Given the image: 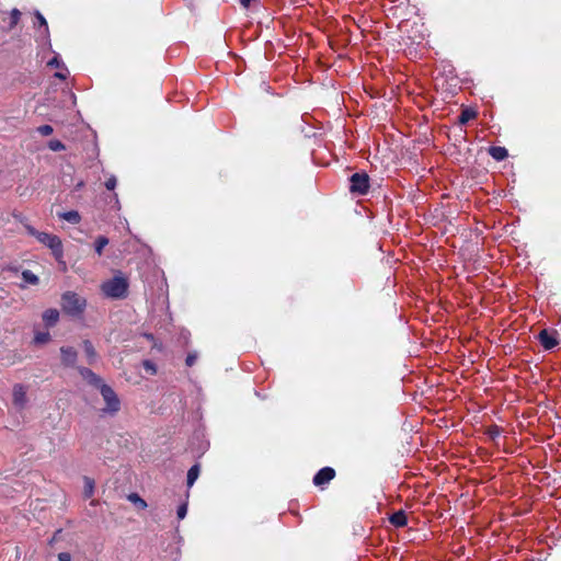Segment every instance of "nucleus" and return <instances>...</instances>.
<instances>
[{"mask_svg": "<svg viewBox=\"0 0 561 561\" xmlns=\"http://www.w3.org/2000/svg\"><path fill=\"white\" fill-rule=\"evenodd\" d=\"M27 402L26 391L22 385H15L13 388V403L18 409H23Z\"/></svg>", "mask_w": 561, "mask_h": 561, "instance_id": "9", "label": "nucleus"}, {"mask_svg": "<svg viewBox=\"0 0 561 561\" xmlns=\"http://www.w3.org/2000/svg\"><path fill=\"white\" fill-rule=\"evenodd\" d=\"M488 433L493 440L500 437V430L496 426L490 427Z\"/></svg>", "mask_w": 561, "mask_h": 561, "instance_id": "29", "label": "nucleus"}, {"mask_svg": "<svg viewBox=\"0 0 561 561\" xmlns=\"http://www.w3.org/2000/svg\"><path fill=\"white\" fill-rule=\"evenodd\" d=\"M56 77L64 78V76L60 73H56Z\"/></svg>", "mask_w": 561, "mask_h": 561, "instance_id": "36", "label": "nucleus"}, {"mask_svg": "<svg viewBox=\"0 0 561 561\" xmlns=\"http://www.w3.org/2000/svg\"><path fill=\"white\" fill-rule=\"evenodd\" d=\"M176 514H178L179 519H183L187 514V504L186 503L181 504L178 507Z\"/></svg>", "mask_w": 561, "mask_h": 561, "instance_id": "27", "label": "nucleus"}, {"mask_svg": "<svg viewBox=\"0 0 561 561\" xmlns=\"http://www.w3.org/2000/svg\"><path fill=\"white\" fill-rule=\"evenodd\" d=\"M351 192L364 195L369 188V178L366 173H354L351 179Z\"/></svg>", "mask_w": 561, "mask_h": 561, "instance_id": "4", "label": "nucleus"}, {"mask_svg": "<svg viewBox=\"0 0 561 561\" xmlns=\"http://www.w3.org/2000/svg\"><path fill=\"white\" fill-rule=\"evenodd\" d=\"M59 319V312L56 309H47L43 313V320L48 327H53Z\"/></svg>", "mask_w": 561, "mask_h": 561, "instance_id": "13", "label": "nucleus"}, {"mask_svg": "<svg viewBox=\"0 0 561 561\" xmlns=\"http://www.w3.org/2000/svg\"><path fill=\"white\" fill-rule=\"evenodd\" d=\"M195 360H196V355L190 354V355H187L185 362H186L187 366H192V365H194Z\"/></svg>", "mask_w": 561, "mask_h": 561, "instance_id": "33", "label": "nucleus"}, {"mask_svg": "<svg viewBox=\"0 0 561 561\" xmlns=\"http://www.w3.org/2000/svg\"><path fill=\"white\" fill-rule=\"evenodd\" d=\"M108 244V239L104 236H100L95 240V251L99 255L102 254L104 247Z\"/></svg>", "mask_w": 561, "mask_h": 561, "instance_id": "21", "label": "nucleus"}, {"mask_svg": "<svg viewBox=\"0 0 561 561\" xmlns=\"http://www.w3.org/2000/svg\"><path fill=\"white\" fill-rule=\"evenodd\" d=\"M85 305V299L73 291H66L61 297L62 310L70 316H80Z\"/></svg>", "mask_w": 561, "mask_h": 561, "instance_id": "1", "label": "nucleus"}, {"mask_svg": "<svg viewBox=\"0 0 561 561\" xmlns=\"http://www.w3.org/2000/svg\"><path fill=\"white\" fill-rule=\"evenodd\" d=\"M61 533V529H58L54 536V539L57 537V535H59Z\"/></svg>", "mask_w": 561, "mask_h": 561, "instance_id": "35", "label": "nucleus"}, {"mask_svg": "<svg viewBox=\"0 0 561 561\" xmlns=\"http://www.w3.org/2000/svg\"><path fill=\"white\" fill-rule=\"evenodd\" d=\"M48 65H55V66H58V61H57V58H54L51 61L48 62Z\"/></svg>", "mask_w": 561, "mask_h": 561, "instance_id": "34", "label": "nucleus"}, {"mask_svg": "<svg viewBox=\"0 0 561 561\" xmlns=\"http://www.w3.org/2000/svg\"><path fill=\"white\" fill-rule=\"evenodd\" d=\"M199 471H201V468H199V465L196 463L194 466H192L188 471H187V486L191 488L195 481L197 480L198 476H199Z\"/></svg>", "mask_w": 561, "mask_h": 561, "instance_id": "15", "label": "nucleus"}, {"mask_svg": "<svg viewBox=\"0 0 561 561\" xmlns=\"http://www.w3.org/2000/svg\"><path fill=\"white\" fill-rule=\"evenodd\" d=\"M489 153L496 161H502L508 156L507 150L504 147H491L489 149Z\"/></svg>", "mask_w": 561, "mask_h": 561, "instance_id": "14", "label": "nucleus"}, {"mask_svg": "<svg viewBox=\"0 0 561 561\" xmlns=\"http://www.w3.org/2000/svg\"><path fill=\"white\" fill-rule=\"evenodd\" d=\"M94 492V481L88 477L84 478V496L91 497Z\"/></svg>", "mask_w": 561, "mask_h": 561, "instance_id": "20", "label": "nucleus"}, {"mask_svg": "<svg viewBox=\"0 0 561 561\" xmlns=\"http://www.w3.org/2000/svg\"><path fill=\"white\" fill-rule=\"evenodd\" d=\"M22 278L27 284L36 285L38 283V277L28 270L22 272Z\"/></svg>", "mask_w": 561, "mask_h": 561, "instance_id": "19", "label": "nucleus"}, {"mask_svg": "<svg viewBox=\"0 0 561 561\" xmlns=\"http://www.w3.org/2000/svg\"><path fill=\"white\" fill-rule=\"evenodd\" d=\"M105 186L107 190H114L115 186H116V178L115 176H111L110 179L106 180L105 182Z\"/></svg>", "mask_w": 561, "mask_h": 561, "instance_id": "30", "label": "nucleus"}, {"mask_svg": "<svg viewBox=\"0 0 561 561\" xmlns=\"http://www.w3.org/2000/svg\"><path fill=\"white\" fill-rule=\"evenodd\" d=\"M335 477V470L332 467L321 468L313 477L312 482L316 486L324 489Z\"/></svg>", "mask_w": 561, "mask_h": 561, "instance_id": "5", "label": "nucleus"}, {"mask_svg": "<svg viewBox=\"0 0 561 561\" xmlns=\"http://www.w3.org/2000/svg\"><path fill=\"white\" fill-rule=\"evenodd\" d=\"M60 217L71 224H78L81 219L79 213L76 210L64 213Z\"/></svg>", "mask_w": 561, "mask_h": 561, "instance_id": "18", "label": "nucleus"}, {"mask_svg": "<svg viewBox=\"0 0 561 561\" xmlns=\"http://www.w3.org/2000/svg\"><path fill=\"white\" fill-rule=\"evenodd\" d=\"M25 229H26V231H27V233H28V234H31V236H33V237H35V238H37V234H38V232H39V231H37L35 228H33V227H32V226H30V225H25Z\"/></svg>", "mask_w": 561, "mask_h": 561, "instance_id": "31", "label": "nucleus"}, {"mask_svg": "<svg viewBox=\"0 0 561 561\" xmlns=\"http://www.w3.org/2000/svg\"><path fill=\"white\" fill-rule=\"evenodd\" d=\"M538 337H539L541 345L546 350H551L558 344V341L552 335H550L547 330L540 331Z\"/></svg>", "mask_w": 561, "mask_h": 561, "instance_id": "11", "label": "nucleus"}, {"mask_svg": "<svg viewBox=\"0 0 561 561\" xmlns=\"http://www.w3.org/2000/svg\"><path fill=\"white\" fill-rule=\"evenodd\" d=\"M53 127L50 125H42L37 128V131L43 136H49L53 133Z\"/></svg>", "mask_w": 561, "mask_h": 561, "instance_id": "26", "label": "nucleus"}, {"mask_svg": "<svg viewBox=\"0 0 561 561\" xmlns=\"http://www.w3.org/2000/svg\"><path fill=\"white\" fill-rule=\"evenodd\" d=\"M61 364L65 367H76L78 352L72 346L60 347Z\"/></svg>", "mask_w": 561, "mask_h": 561, "instance_id": "7", "label": "nucleus"}, {"mask_svg": "<svg viewBox=\"0 0 561 561\" xmlns=\"http://www.w3.org/2000/svg\"><path fill=\"white\" fill-rule=\"evenodd\" d=\"M11 22L10 28H13L20 21L21 12L18 9H13L10 13Z\"/></svg>", "mask_w": 561, "mask_h": 561, "instance_id": "22", "label": "nucleus"}, {"mask_svg": "<svg viewBox=\"0 0 561 561\" xmlns=\"http://www.w3.org/2000/svg\"><path fill=\"white\" fill-rule=\"evenodd\" d=\"M82 346H83L84 354L87 356L88 364H90V365L94 364L98 359V353H96L93 344L91 343V341L84 340L82 342Z\"/></svg>", "mask_w": 561, "mask_h": 561, "instance_id": "10", "label": "nucleus"}, {"mask_svg": "<svg viewBox=\"0 0 561 561\" xmlns=\"http://www.w3.org/2000/svg\"><path fill=\"white\" fill-rule=\"evenodd\" d=\"M106 403L104 411L115 413L119 410V400L114 390L104 382L98 388Z\"/></svg>", "mask_w": 561, "mask_h": 561, "instance_id": "3", "label": "nucleus"}, {"mask_svg": "<svg viewBox=\"0 0 561 561\" xmlns=\"http://www.w3.org/2000/svg\"><path fill=\"white\" fill-rule=\"evenodd\" d=\"M476 117V112L470 108L462 110L461 114L458 117V122L460 125L467 124L470 119Z\"/></svg>", "mask_w": 561, "mask_h": 561, "instance_id": "17", "label": "nucleus"}, {"mask_svg": "<svg viewBox=\"0 0 561 561\" xmlns=\"http://www.w3.org/2000/svg\"><path fill=\"white\" fill-rule=\"evenodd\" d=\"M48 147L53 151H60L65 149V145L59 140H50Z\"/></svg>", "mask_w": 561, "mask_h": 561, "instance_id": "23", "label": "nucleus"}, {"mask_svg": "<svg viewBox=\"0 0 561 561\" xmlns=\"http://www.w3.org/2000/svg\"><path fill=\"white\" fill-rule=\"evenodd\" d=\"M128 501H130L138 510H145L147 507V502L140 497L138 493H130L127 496Z\"/></svg>", "mask_w": 561, "mask_h": 561, "instance_id": "16", "label": "nucleus"}, {"mask_svg": "<svg viewBox=\"0 0 561 561\" xmlns=\"http://www.w3.org/2000/svg\"><path fill=\"white\" fill-rule=\"evenodd\" d=\"M144 368L147 373L154 375L157 373V367L151 360H144Z\"/></svg>", "mask_w": 561, "mask_h": 561, "instance_id": "24", "label": "nucleus"}, {"mask_svg": "<svg viewBox=\"0 0 561 561\" xmlns=\"http://www.w3.org/2000/svg\"><path fill=\"white\" fill-rule=\"evenodd\" d=\"M36 239L41 243H43V244L47 245L49 249H51L55 254H61V252H62L61 241L57 236L49 234L46 232H38Z\"/></svg>", "mask_w": 561, "mask_h": 561, "instance_id": "6", "label": "nucleus"}, {"mask_svg": "<svg viewBox=\"0 0 561 561\" xmlns=\"http://www.w3.org/2000/svg\"><path fill=\"white\" fill-rule=\"evenodd\" d=\"M128 283L122 275H116L112 279L103 283V293L111 298H124L126 296Z\"/></svg>", "mask_w": 561, "mask_h": 561, "instance_id": "2", "label": "nucleus"}, {"mask_svg": "<svg viewBox=\"0 0 561 561\" xmlns=\"http://www.w3.org/2000/svg\"><path fill=\"white\" fill-rule=\"evenodd\" d=\"M58 560L59 561H71V556L68 552H60L58 554Z\"/></svg>", "mask_w": 561, "mask_h": 561, "instance_id": "32", "label": "nucleus"}, {"mask_svg": "<svg viewBox=\"0 0 561 561\" xmlns=\"http://www.w3.org/2000/svg\"><path fill=\"white\" fill-rule=\"evenodd\" d=\"M389 520L396 527H404L408 523V518L404 511L394 512L390 516Z\"/></svg>", "mask_w": 561, "mask_h": 561, "instance_id": "12", "label": "nucleus"}, {"mask_svg": "<svg viewBox=\"0 0 561 561\" xmlns=\"http://www.w3.org/2000/svg\"><path fill=\"white\" fill-rule=\"evenodd\" d=\"M50 334L48 332L37 333L35 335V342L36 343H46L49 341Z\"/></svg>", "mask_w": 561, "mask_h": 561, "instance_id": "25", "label": "nucleus"}, {"mask_svg": "<svg viewBox=\"0 0 561 561\" xmlns=\"http://www.w3.org/2000/svg\"><path fill=\"white\" fill-rule=\"evenodd\" d=\"M78 371L80 376L90 385L99 388L103 380L96 374H94L90 368L87 367H78Z\"/></svg>", "mask_w": 561, "mask_h": 561, "instance_id": "8", "label": "nucleus"}, {"mask_svg": "<svg viewBox=\"0 0 561 561\" xmlns=\"http://www.w3.org/2000/svg\"><path fill=\"white\" fill-rule=\"evenodd\" d=\"M35 16L39 23L41 26H44L45 27V32L48 33V26H47V22H46V19L43 16L42 13H39L38 11L35 13Z\"/></svg>", "mask_w": 561, "mask_h": 561, "instance_id": "28", "label": "nucleus"}]
</instances>
